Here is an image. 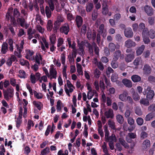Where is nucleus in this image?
<instances>
[{
  "label": "nucleus",
  "mask_w": 155,
  "mask_h": 155,
  "mask_svg": "<svg viewBox=\"0 0 155 155\" xmlns=\"http://www.w3.org/2000/svg\"><path fill=\"white\" fill-rule=\"evenodd\" d=\"M144 94H147L146 97L149 100L152 99L154 95V91L151 90V88L149 86H145L144 89Z\"/></svg>",
  "instance_id": "f257e3e1"
},
{
  "label": "nucleus",
  "mask_w": 155,
  "mask_h": 155,
  "mask_svg": "<svg viewBox=\"0 0 155 155\" xmlns=\"http://www.w3.org/2000/svg\"><path fill=\"white\" fill-rule=\"evenodd\" d=\"M13 89L12 88H8L6 90H3L4 96L6 100H8L9 97L11 98L13 96Z\"/></svg>",
  "instance_id": "f03ea898"
},
{
  "label": "nucleus",
  "mask_w": 155,
  "mask_h": 155,
  "mask_svg": "<svg viewBox=\"0 0 155 155\" xmlns=\"http://www.w3.org/2000/svg\"><path fill=\"white\" fill-rule=\"evenodd\" d=\"M152 72V68L150 65L148 64H145L143 68V73L145 75L150 74Z\"/></svg>",
  "instance_id": "7ed1b4c3"
},
{
  "label": "nucleus",
  "mask_w": 155,
  "mask_h": 155,
  "mask_svg": "<svg viewBox=\"0 0 155 155\" xmlns=\"http://www.w3.org/2000/svg\"><path fill=\"white\" fill-rule=\"evenodd\" d=\"M124 34L125 36L127 38H130L133 36V33L131 29L130 28H127L124 29Z\"/></svg>",
  "instance_id": "20e7f679"
},
{
  "label": "nucleus",
  "mask_w": 155,
  "mask_h": 155,
  "mask_svg": "<svg viewBox=\"0 0 155 155\" xmlns=\"http://www.w3.org/2000/svg\"><path fill=\"white\" fill-rule=\"evenodd\" d=\"M144 10L148 16H151L153 14V10L150 6L148 5L145 6Z\"/></svg>",
  "instance_id": "39448f33"
},
{
  "label": "nucleus",
  "mask_w": 155,
  "mask_h": 155,
  "mask_svg": "<svg viewBox=\"0 0 155 155\" xmlns=\"http://www.w3.org/2000/svg\"><path fill=\"white\" fill-rule=\"evenodd\" d=\"M136 45L135 43L130 39H129L126 41L124 44V46L128 48L134 47Z\"/></svg>",
  "instance_id": "423d86ee"
},
{
  "label": "nucleus",
  "mask_w": 155,
  "mask_h": 155,
  "mask_svg": "<svg viewBox=\"0 0 155 155\" xmlns=\"http://www.w3.org/2000/svg\"><path fill=\"white\" fill-rule=\"evenodd\" d=\"M134 58V53L127 54L125 58V60L126 62L129 63L131 62Z\"/></svg>",
  "instance_id": "0eeeda50"
},
{
  "label": "nucleus",
  "mask_w": 155,
  "mask_h": 155,
  "mask_svg": "<svg viewBox=\"0 0 155 155\" xmlns=\"http://www.w3.org/2000/svg\"><path fill=\"white\" fill-rule=\"evenodd\" d=\"M120 48V46L117 44L115 45L114 43H110L108 45V48L109 50L111 52L114 51L115 49H119Z\"/></svg>",
  "instance_id": "6e6552de"
},
{
  "label": "nucleus",
  "mask_w": 155,
  "mask_h": 155,
  "mask_svg": "<svg viewBox=\"0 0 155 155\" xmlns=\"http://www.w3.org/2000/svg\"><path fill=\"white\" fill-rule=\"evenodd\" d=\"M104 114L107 118H110L112 119L114 117L113 111L111 109H110L106 111L104 113Z\"/></svg>",
  "instance_id": "1a4fd4ad"
},
{
  "label": "nucleus",
  "mask_w": 155,
  "mask_h": 155,
  "mask_svg": "<svg viewBox=\"0 0 155 155\" xmlns=\"http://www.w3.org/2000/svg\"><path fill=\"white\" fill-rule=\"evenodd\" d=\"M122 83L126 87L131 88L132 86V83L131 81L127 79H124L122 80Z\"/></svg>",
  "instance_id": "9d476101"
},
{
  "label": "nucleus",
  "mask_w": 155,
  "mask_h": 155,
  "mask_svg": "<svg viewBox=\"0 0 155 155\" xmlns=\"http://www.w3.org/2000/svg\"><path fill=\"white\" fill-rule=\"evenodd\" d=\"M128 95V92L127 91H124L122 94H120L119 96V98L122 101H125L126 97Z\"/></svg>",
  "instance_id": "9b49d317"
},
{
  "label": "nucleus",
  "mask_w": 155,
  "mask_h": 155,
  "mask_svg": "<svg viewBox=\"0 0 155 155\" xmlns=\"http://www.w3.org/2000/svg\"><path fill=\"white\" fill-rule=\"evenodd\" d=\"M75 21L78 28L81 26L83 22L82 18L79 15H77L76 17Z\"/></svg>",
  "instance_id": "f8f14e48"
},
{
  "label": "nucleus",
  "mask_w": 155,
  "mask_h": 155,
  "mask_svg": "<svg viewBox=\"0 0 155 155\" xmlns=\"http://www.w3.org/2000/svg\"><path fill=\"white\" fill-rule=\"evenodd\" d=\"M121 55V51L119 50L116 51L114 53L113 59L114 61L117 60Z\"/></svg>",
  "instance_id": "ddd939ff"
},
{
  "label": "nucleus",
  "mask_w": 155,
  "mask_h": 155,
  "mask_svg": "<svg viewBox=\"0 0 155 155\" xmlns=\"http://www.w3.org/2000/svg\"><path fill=\"white\" fill-rule=\"evenodd\" d=\"M132 80L134 83L140 81L141 77L137 75H134L131 77Z\"/></svg>",
  "instance_id": "4468645a"
},
{
  "label": "nucleus",
  "mask_w": 155,
  "mask_h": 155,
  "mask_svg": "<svg viewBox=\"0 0 155 155\" xmlns=\"http://www.w3.org/2000/svg\"><path fill=\"white\" fill-rule=\"evenodd\" d=\"M119 141L120 143L126 148L128 149L129 147V145L125 142V140L123 138H120L119 139Z\"/></svg>",
  "instance_id": "2eb2a0df"
},
{
  "label": "nucleus",
  "mask_w": 155,
  "mask_h": 155,
  "mask_svg": "<svg viewBox=\"0 0 155 155\" xmlns=\"http://www.w3.org/2000/svg\"><path fill=\"white\" fill-rule=\"evenodd\" d=\"M155 116L154 113L151 112L146 115L145 120L146 121H149L152 120Z\"/></svg>",
  "instance_id": "dca6fc26"
},
{
  "label": "nucleus",
  "mask_w": 155,
  "mask_h": 155,
  "mask_svg": "<svg viewBox=\"0 0 155 155\" xmlns=\"http://www.w3.org/2000/svg\"><path fill=\"white\" fill-rule=\"evenodd\" d=\"M8 50V45L7 43L4 42L2 45V52L3 54H5Z\"/></svg>",
  "instance_id": "f3484780"
},
{
  "label": "nucleus",
  "mask_w": 155,
  "mask_h": 155,
  "mask_svg": "<svg viewBox=\"0 0 155 155\" xmlns=\"http://www.w3.org/2000/svg\"><path fill=\"white\" fill-rule=\"evenodd\" d=\"M150 146V142L148 140H145L143 143L142 147L143 149H146Z\"/></svg>",
  "instance_id": "a211bd4d"
},
{
  "label": "nucleus",
  "mask_w": 155,
  "mask_h": 155,
  "mask_svg": "<svg viewBox=\"0 0 155 155\" xmlns=\"http://www.w3.org/2000/svg\"><path fill=\"white\" fill-rule=\"evenodd\" d=\"M57 1V0H48V3L51 11H53L54 9V3L56 2Z\"/></svg>",
  "instance_id": "6ab92c4d"
},
{
  "label": "nucleus",
  "mask_w": 155,
  "mask_h": 155,
  "mask_svg": "<svg viewBox=\"0 0 155 155\" xmlns=\"http://www.w3.org/2000/svg\"><path fill=\"white\" fill-rule=\"evenodd\" d=\"M60 30L61 32L64 33L66 35H67L69 31V28L68 25L65 26L61 28Z\"/></svg>",
  "instance_id": "aec40b11"
},
{
  "label": "nucleus",
  "mask_w": 155,
  "mask_h": 155,
  "mask_svg": "<svg viewBox=\"0 0 155 155\" xmlns=\"http://www.w3.org/2000/svg\"><path fill=\"white\" fill-rule=\"evenodd\" d=\"M145 47V46L143 45H142L138 48L136 52L137 55H140L143 53Z\"/></svg>",
  "instance_id": "412c9836"
},
{
  "label": "nucleus",
  "mask_w": 155,
  "mask_h": 155,
  "mask_svg": "<svg viewBox=\"0 0 155 155\" xmlns=\"http://www.w3.org/2000/svg\"><path fill=\"white\" fill-rule=\"evenodd\" d=\"M116 119L118 122L120 124H122L124 122V117L120 114H118L117 115Z\"/></svg>",
  "instance_id": "4be33fe9"
},
{
  "label": "nucleus",
  "mask_w": 155,
  "mask_h": 155,
  "mask_svg": "<svg viewBox=\"0 0 155 155\" xmlns=\"http://www.w3.org/2000/svg\"><path fill=\"white\" fill-rule=\"evenodd\" d=\"M118 76L116 74H112L111 79V81L113 82H116L117 83H119L120 81H119L117 80V79H118Z\"/></svg>",
  "instance_id": "5701e85b"
},
{
  "label": "nucleus",
  "mask_w": 155,
  "mask_h": 155,
  "mask_svg": "<svg viewBox=\"0 0 155 155\" xmlns=\"http://www.w3.org/2000/svg\"><path fill=\"white\" fill-rule=\"evenodd\" d=\"M45 12L47 18H50L51 17V12L49 7L48 6L46 7Z\"/></svg>",
  "instance_id": "b1692460"
},
{
  "label": "nucleus",
  "mask_w": 155,
  "mask_h": 155,
  "mask_svg": "<svg viewBox=\"0 0 155 155\" xmlns=\"http://www.w3.org/2000/svg\"><path fill=\"white\" fill-rule=\"evenodd\" d=\"M17 22L20 23L21 26V27H24L25 24V20L24 18H18L17 19Z\"/></svg>",
  "instance_id": "393cba45"
},
{
  "label": "nucleus",
  "mask_w": 155,
  "mask_h": 155,
  "mask_svg": "<svg viewBox=\"0 0 155 155\" xmlns=\"http://www.w3.org/2000/svg\"><path fill=\"white\" fill-rule=\"evenodd\" d=\"M35 59L36 62L39 65L40 64V61H42V59L41 55L39 54H37Z\"/></svg>",
  "instance_id": "a878e982"
},
{
  "label": "nucleus",
  "mask_w": 155,
  "mask_h": 155,
  "mask_svg": "<svg viewBox=\"0 0 155 155\" xmlns=\"http://www.w3.org/2000/svg\"><path fill=\"white\" fill-rule=\"evenodd\" d=\"M93 7L94 5L93 3H88L86 7L87 11V12H90L93 8Z\"/></svg>",
  "instance_id": "bb28decb"
},
{
  "label": "nucleus",
  "mask_w": 155,
  "mask_h": 155,
  "mask_svg": "<svg viewBox=\"0 0 155 155\" xmlns=\"http://www.w3.org/2000/svg\"><path fill=\"white\" fill-rule=\"evenodd\" d=\"M140 103L145 106H148L149 105V102L148 100L145 99H142L140 100Z\"/></svg>",
  "instance_id": "cd10ccee"
},
{
  "label": "nucleus",
  "mask_w": 155,
  "mask_h": 155,
  "mask_svg": "<svg viewBox=\"0 0 155 155\" xmlns=\"http://www.w3.org/2000/svg\"><path fill=\"white\" fill-rule=\"evenodd\" d=\"M47 27V30L48 31H51L53 28V25L52 21L51 20H49L48 22Z\"/></svg>",
  "instance_id": "c85d7f7f"
},
{
  "label": "nucleus",
  "mask_w": 155,
  "mask_h": 155,
  "mask_svg": "<svg viewBox=\"0 0 155 155\" xmlns=\"http://www.w3.org/2000/svg\"><path fill=\"white\" fill-rule=\"evenodd\" d=\"M50 73V75L52 76V78H56L57 72L55 70H54L53 68H51Z\"/></svg>",
  "instance_id": "c756f323"
},
{
  "label": "nucleus",
  "mask_w": 155,
  "mask_h": 155,
  "mask_svg": "<svg viewBox=\"0 0 155 155\" xmlns=\"http://www.w3.org/2000/svg\"><path fill=\"white\" fill-rule=\"evenodd\" d=\"M61 24L59 22H58L56 21H55L54 23V26L53 28L54 32L55 33L57 31V30L60 27Z\"/></svg>",
  "instance_id": "7c9ffc66"
},
{
  "label": "nucleus",
  "mask_w": 155,
  "mask_h": 155,
  "mask_svg": "<svg viewBox=\"0 0 155 155\" xmlns=\"http://www.w3.org/2000/svg\"><path fill=\"white\" fill-rule=\"evenodd\" d=\"M108 125L112 129H115V123L111 120H109L108 121Z\"/></svg>",
  "instance_id": "2f4dec72"
},
{
  "label": "nucleus",
  "mask_w": 155,
  "mask_h": 155,
  "mask_svg": "<svg viewBox=\"0 0 155 155\" xmlns=\"http://www.w3.org/2000/svg\"><path fill=\"white\" fill-rule=\"evenodd\" d=\"M135 112L139 116H141L142 114V112L141 109L138 107H136L135 109Z\"/></svg>",
  "instance_id": "473e14b6"
},
{
  "label": "nucleus",
  "mask_w": 155,
  "mask_h": 155,
  "mask_svg": "<svg viewBox=\"0 0 155 155\" xmlns=\"http://www.w3.org/2000/svg\"><path fill=\"white\" fill-rule=\"evenodd\" d=\"M77 71L79 74H83V72L82 70L81 65L78 63L77 64Z\"/></svg>",
  "instance_id": "72a5a7b5"
},
{
  "label": "nucleus",
  "mask_w": 155,
  "mask_h": 155,
  "mask_svg": "<svg viewBox=\"0 0 155 155\" xmlns=\"http://www.w3.org/2000/svg\"><path fill=\"white\" fill-rule=\"evenodd\" d=\"M132 97L134 100L137 101L140 99V96L137 92H134L132 95Z\"/></svg>",
  "instance_id": "f704fd0d"
},
{
  "label": "nucleus",
  "mask_w": 155,
  "mask_h": 155,
  "mask_svg": "<svg viewBox=\"0 0 155 155\" xmlns=\"http://www.w3.org/2000/svg\"><path fill=\"white\" fill-rule=\"evenodd\" d=\"M19 74L18 76L21 78H25L26 77L25 72L23 70H20L19 71Z\"/></svg>",
  "instance_id": "c9c22d12"
},
{
  "label": "nucleus",
  "mask_w": 155,
  "mask_h": 155,
  "mask_svg": "<svg viewBox=\"0 0 155 155\" xmlns=\"http://www.w3.org/2000/svg\"><path fill=\"white\" fill-rule=\"evenodd\" d=\"M98 16V13L97 11L94 10L92 12V20L93 21L95 20Z\"/></svg>",
  "instance_id": "e433bc0d"
},
{
  "label": "nucleus",
  "mask_w": 155,
  "mask_h": 155,
  "mask_svg": "<svg viewBox=\"0 0 155 155\" xmlns=\"http://www.w3.org/2000/svg\"><path fill=\"white\" fill-rule=\"evenodd\" d=\"M114 72V70L111 68L110 67H108L106 71V73L107 77H110V74L113 73Z\"/></svg>",
  "instance_id": "4c0bfd02"
},
{
  "label": "nucleus",
  "mask_w": 155,
  "mask_h": 155,
  "mask_svg": "<svg viewBox=\"0 0 155 155\" xmlns=\"http://www.w3.org/2000/svg\"><path fill=\"white\" fill-rule=\"evenodd\" d=\"M148 35L151 38L153 39L155 37V32L153 30L151 29L149 31Z\"/></svg>",
  "instance_id": "58836bf2"
},
{
  "label": "nucleus",
  "mask_w": 155,
  "mask_h": 155,
  "mask_svg": "<svg viewBox=\"0 0 155 155\" xmlns=\"http://www.w3.org/2000/svg\"><path fill=\"white\" fill-rule=\"evenodd\" d=\"M141 61V58H136L134 61L133 63L135 66H138L139 65Z\"/></svg>",
  "instance_id": "ea45409f"
},
{
  "label": "nucleus",
  "mask_w": 155,
  "mask_h": 155,
  "mask_svg": "<svg viewBox=\"0 0 155 155\" xmlns=\"http://www.w3.org/2000/svg\"><path fill=\"white\" fill-rule=\"evenodd\" d=\"M114 140H116L115 135L112 134L111 136L108 137V139H106V141L107 142L109 141H113Z\"/></svg>",
  "instance_id": "a19ab883"
},
{
  "label": "nucleus",
  "mask_w": 155,
  "mask_h": 155,
  "mask_svg": "<svg viewBox=\"0 0 155 155\" xmlns=\"http://www.w3.org/2000/svg\"><path fill=\"white\" fill-rule=\"evenodd\" d=\"M78 53L81 56H83L84 54V49L82 46L80 45L78 49Z\"/></svg>",
  "instance_id": "79ce46f5"
},
{
  "label": "nucleus",
  "mask_w": 155,
  "mask_h": 155,
  "mask_svg": "<svg viewBox=\"0 0 155 155\" xmlns=\"http://www.w3.org/2000/svg\"><path fill=\"white\" fill-rule=\"evenodd\" d=\"M154 18L150 17L148 18V21L149 24L151 25H153L154 24Z\"/></svg>",
  "instance_id": "37998d69"
},
{
  "label": "nucleus",
  "mask_w": 155,
  "mask_h": 155,
  "mask_svg": "<svg viewBox=\"0 0 155 155\" xmlns=\"http://www.w3.org/2000/svg\"><path fill=\"white\" fill-rule=\"evenodd\" d=\"M136 122L138 125H141L143 123V119L141 117H138L136 120Z\"/></svg>",
  "instance_id": "c03bdc74"
},
{
  "label": "nucleus",
  "mask_w": 155,
  "mask_h": 155,
  "mask_svg": "<svg viewBox=\"0 0 155 155\" xmlns=\"http://www.w3.org/2000/svg\"><path fill=\"white\" fill-rule=\"evenodd\" d=\"M92 32L91 30L88 28L87 31V38L89 39L90 40L92 39Z\"/></svg>",
  "instance_id": "a18cd8bd"
},
{
  "label": "nucleus",
  "mask_w": 155,
  "mask_h": 155,
  "mask_svg": "<svg viewBox=\"0 0 155 155\" xmlns=\"http://www.w3.org/2000/svg\"><path fill=\"white\" fill-rule=\"evenodd\" d=\"M64 21V18L63 16L61 15H58L57 18V20L56 21L58 22H59L61 24Z\"/></svg>",
  "instance_id": "49530a36"
},
{
  "label": "nucleus",
  "mask_w": 155,
  "mask_h": 155,
  "mask_svg": "<svg viewBox=\"0 0 155 155\" xmlns=\"http://www.w3.org/2000/svg\"><path fill=\"white\" fill-rule=\"evenodd\" d=\"M127 118V122L130 125H132L134 124V120L133 118L130 117Z\"/></svg>",
  "instance_id": "de8ad7c7"
},
{
  "label": "nucleus",
  "mask_w": 155,
  "mask_h": 155,
  "mask_svg": "<svg viewBox=\"0 0 155 155\" xmlns=\"http://www.w3.org/2000/svg\"><path fill=\"white\" fill-rule=\"evenodd\" d=\"M34 95L38 99H41L42 97V95L41 93H38L36 91L34 92Z\"/></svg>",
  "instance_id": "09e8293b"
},
{
  "label": "nucleus",
  "mask_w": 155,
  "mask_h": 155,
  "mask_svg": "<svg viewBox=\"0 0 155 155\" xmlns=\"http://www.w3.org/2000/svg\"><path fill=\"white\" fill-rule=\"evenodd\" d=\"M20 63L22 65L27 66L29 65L28 62L26 60H25L24 59H21L20 60Z\"/></svg>",
  "instance_id": "8fccbe9b"
},
{
  "label": "nucleus",
  "mask_w": 155,
  "mask_h": 155,
  "mask_svg": "<svg viewBox=\"0 0 155 155\" xmlns=\"http://www.w3.org/2000/svg\"><path fill=\"white\" fill-rule=\"evenodd\" d=\"M61 102L60 100H58L57 103V109L58 111H60L61 110Z\"/></svg>",
  "instance_id": "3c124183"
},
{
  "label": "nucleus",
  "mask_w": 155,
  "mask_h": 155,
  "mask_svg": "<svg viewBox=\"0 0 155 155\" xmlns=\"http://www.w3.org/2000/svg\"><path fill=\"white\" fill-rule=\"evenodd\" d=\"M148 80L151 83L155 82V77L153 76L150 75L148 77Z\"/></svg>",
  "instance_id": "603ef678"
},
{
  "label": "nucleus",
  "mask_w": 155,
  "mask_h": 155,
  "mask_svg": "<svg viewBox=\"0 0 155 155\" xmlns=\"http://www.w3.org/2000/svg\"><path fill=\"white\" fill-rule=\"evenodd\" d=\"M149 31H148V29L147 28H144L143 30L142 35L143 36H147L148 35V34L149 33Z\"/></svg>",
  "instance_id": "864d4df0"
},
{
  "label": "nucleus",
  "mask_w": 155,
  "mask_h": 155,
  "mask_svg": "<svg viewBox=\"0 0 155 155\" xmlns=\"http://www.w3.org/2000/svg\"><path fill=\"white\" fill-rule=\"evenodd\" d=\"M143 40L144 43L146 44H148L150 42V40L147 36H143Z\"/></svg>",
  "instance_id": "5fc2aeb1"
},
{
  "label": "nucleus",
  "mask_w": 155,
  "mask_h": 155,
  "mask_svg": "<svg viewBox=\"0 0 155 155\" xmlns=\"http://www.w3.org/2000/svg\"><path fill=\"white\" fill-rule=\"evenodd\" d=\"M148 110L150 111L153 112L155 111V105L152 104L150 105L148 107Z\"/></svg>",
  "instance_id": "6e6d98bb"
},
{
  "label": "nucleus",
  "mask_w": 155,
  "mask_h": 155,
  "mask_svg": "<svg viewBox=\"0 0 155 155\" xmlns=\"http://www.w3.org/2000/svg\"><path fill=\"white\" fill-rule=\"evenodd\" d=\"M36 78L35 76L33 75L32 73L31 74L30 76V79L31 83L33 84H35V80Z\"/></svg>",
  "instance_id": "4d7b16f0"
},
{
  "label": "nucleus",
  "mask_w": 155,
  "mask_h": 155,
  "mask_svg": "<svg viewBox=\"0 0 155 155\" xmlns=\"http://www.w3.org/2000/svg\"><path fill=\"white\" fill-rule=\"evenodd\" d=\"M102 148L103 150V151L105 153H108V150L107 147V144L106 143L104 142L103 145L102 146Z\"/></svg>",
  "instance_id": "13d9d810"
},
{
  "label": "nucleus",
  "mask_w": 155,
  "mask_h": 155,
  "mask_svg": "<svg viewBox=\"0 0 155 155\" xmlns=\"http://www.w3.org/2000/svg\"><path fill=\"white\" fill-rule=\"evenodd\" d=\"M67 18L69 21H71V22H72V21H74V18L70 13H69L67 15Z\"/></svg>",
  "instance_id": "bf43d9fd"
},
{
  "label": "nucleus",
  "mask_w": 155,
  "mask_h": 155,
  "mask_svg": "<svg viewBox=\"0 0 155 155\" xmlns=\"http://www.w3.org/2000/svg\"><path fill=\"white\" fill-rule=\"evenodd\" d=\"M87 47L89 49L88 51L89 53L92 55H93V48L92 47L90 43H88Z\"/></svg>",
  "instance_id": "052dcab7"
},
{
  "label": "nucleus",
  "mask_w": 155,
  "mask_h": 155,
  "mask_svg": "<svg viewBox=\"0 0 155 155\" xmlns=\"http://www.w3.org/2000/svg\"><path fill=\"white\" fill-rule=\"evenodd\" d=\"M49 148L48 147H47L43 149V150L41 152V154L42 155H45L49 152Z\"/></svg>",
  "instance_id": "680f3d73"
},
{
  "label": "nucleus",
  "mask_w": 155,
  "mask_h": 155,
  "mask_svg": "<svg viewBox=\"0 0 155 155\" xmlns=\"http://www.w3.org/2000/svg\"><path fill=\"white\" fill-rule=\"evenodd\" d=\"M148 134L144 131H142L140 134V137L141 139H144L147 136Z\"/></svg>",
  "instance_id": "e2e57ef3"
},
{
  "label": "nucleus",
  "mask_w": 155,
  "mask_h": 155,
  "mask_svg": "<svg viewBox=\"0 0 155 155\" xmlns=\"http://www.w3.org/2000/svg\"><path fill=\"white\" fill-rule=\"evenodd\" d=\"M87 31V26L85 25H84L82 27L81 30V33L84 35H85Z\"/></svg>",
  "instance_id": "0e129e2a"
},
{
  "label": "nucleus",
  "mask_w": 155,
  "mask_h": 155,
  "mask_svg": "<svg viewBox=\"0 0 155 155\" xmlns=\"http://www.w3.org/2000/svg\"><path fill=\"white\" fill-rule=\"evenodd\" d=\"M20 15V13L18 11L17 9L16 8L14 10V15L15 16H16V17H17L18 16H19Z\"/></svg>",
  "instance_id": "69168bd1"
},
{
  "label": "nucleus",
  "mask_w": 155,
  "mask_h": 155,
  "mask_svg": "<svg viewBox=\"0 0 155 155\" xmlns=\"http://www.w3.org/2000/svg\"><path fill=\"white\" fill-rule=\"evenodd\" d=\"M11 21L12 22V24L15 27L17 25V24L16 22L15 19L13 17H11Z\"/></svg>",
  "instance_id": "338daca9"
},
{
  "label": "nucleus",
  "mask_w": 155,
  "mask_h": 155,
  "mask_svg": "<svg viewBox=\"0 0 155 155\" xmlns=\"http://www.w3.org/2000/svg\"><path fill=\"white\" fill-rule=\"evenodd\" d=\"M97 65L98 68L101 70H103L104 68L103 64L101 62H99L97 63Z\"/></svg>",
  "instance_id": "774afa93"
}]
</instances>
